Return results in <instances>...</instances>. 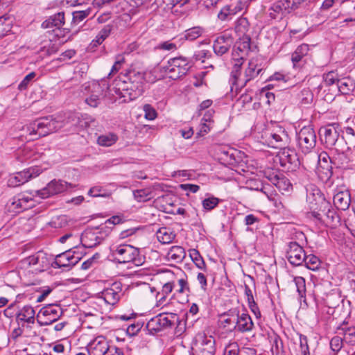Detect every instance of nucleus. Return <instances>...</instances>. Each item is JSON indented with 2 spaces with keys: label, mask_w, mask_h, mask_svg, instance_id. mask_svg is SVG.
Instances as JSON below:
<instances>
[{
  "label": "nucleus",
  "mask_w": 355,
  "mask_h": 355,
  "mask_svg": "<svg viewBox=\"0 0 355 355\" xmlns=\"http://www.w3.org/2000/svg\"><path fill=\"white\" fill-rule=\"evenodd\" d=\"M262 138L268 146L281 148L288 144L289 138L285 128L278 123H272L263 134Z\"/></svg>",
  "instance_id": "obj_5"
},
{
  "label": "nucleus",
  "mask_w": 355,
  "mask_h": 355,
  "mask_svg": "<svg viewBox=\"0 0 355 355\" xmlns=\"http://www.w3.org/2000/svg\"><path fill=\"white\" fill-rule=\"evenodd\" d=\"M323 79L326 87H334L335 85L338 93L343 95L350 94L355 88L352 79L349 77L340 78L338 73L334 71L324 73Z\"/></svg>",
  "instance_id": "obj_6"
},
{
  "label": "nucleus",
  "mask_w": 355,
  "mask_h": 355,
  "mask_svg": "<svg viewBox=\"0 0 355 355\" xmlns=\"http://www.w3.org/2000/svg\"><path fill=\"white\" fill-rule=\"evenodd\" d=\"M35 314L34 309L31 306L26 305L19 310L17 313V320L28 324H34Z\"/></svg>",
  "instance_id": "obj_32"
},
{
  "label": "nucleus",
  "mask_w": 355,
  "mask_h": 355,
  "mask_svg": "<svg viewBox=\"0 0 355 355\" xmlns=\"http://www.w3.org/2000/svg\"><path fill=\"white\" fill-rule=\"evenodd\" d=\"M41 173L38 167L29 168L22 171L10 175L8 180V185L16 187L28 182L30 179L38 176Z\"/></svg>",
  "instance_id": "obj_20"
},
{
  "label": "nucleus",
  "mask_w": 355,
  "mask_h": 355,
  "mask_svg": "<svg viewBox=\"0 0 355 355\" xmlns=\"http://www.w3.org/2000/svg\"><path fill=\"white\" fill-rule=\"evenodd\" d=\"M275 186L279 191H288L292 187L288 179L285 178L283 175H281V177L279 178V179L278 180Z\"/></svg>",
  "instance_id": "obj_50"
},
{
  "label": "nucleus",
  "mask_w": 355,
  "mask_h": 355,
  "mask_svg": "<svg viewBox=\"0 0 355 355\" xmlns=\"http://www.w3.org/2000/svg\"><path fill=\"white\" fill-rule=\"evenodd\" d=\"M297 355H310L306 336L300 335V344L295 349Z\"/></svg>",
  "instance_id": "obj_44"
},
{
  "label": "nucleus",
  "mask_w": 355,
  "mask_h": 355,
  "mask_svg": "<svg viewBox=\"0 0 355 355\" xmlns=\"http://www.w3.org/2000/svg\"><path fill=\"white\" fill-rule=\"evenodd\" d=\"M297 291L300 298L305 297L306 294V283L305 279L302 277H295L294 278Z\"/></svg>",
  "instance_id": "obj_46"
},
{
  "label": "nucleus",
  "mask_w": 355,
  "mask_h": 355,
  "mask_svg": "<svg viewBox=\"0 0 355 355\" xmlns=\"http://www.w3.org/2000/svg\"><path fill=\"white\" fill-rule=\"evenodd\" d=\"M338 125L329 124L320 129V139L327 148H332L336 144L339 137V132L337 130Z\"/></svg>",
  "instance_id": "obj_24"
},
{
  "label": "nucleus",
  "mask_w": 355,
  "mask_h": 355,
  "mask_svg": "<svg viewBox=\"0 0 355 355\" xmlns=\"http://www.w3.org/2000/svg\"><path fill=\"white\" fill-rule=\"evenodd\" d=\"M343 330H344V343L349 347L347 353L355 355V327L343 329Z\"/></svg>",
  "instance_id": "obj_35"
},
{
  "label": "nucleus",
  "mask_w": 355,
  "mask_h": 355,
  "mask_svg": "<svg viewBox=\"0 0 355 355\" xmlns=\"http://www.w3.org/2000/svg\"><path fill=\"white\" fill-rule=\"evenodd\" d=\"M133 196L135 200L139 202H147L153 198L152 191L149 189L135 190Z\"/></svg>",
  "instance_id": "obj_40"
},
{
  "label": "nucleus",
  "mask_w": 355,
  "mask_h": 355,
  "mask_svg": "<svg viewBox=\"0 0 355 355\" xmlns=\"http://www.w3.org/2000/svg\"><path fill=\"white\" fill-rule=\"evenodd\" d=\"M80 259L81 257L76 251L69 249L57 255L52 266L54 268H63L64 270H69L76 266Z\"/></svg>",
  "instance_id": "obj_15"
},
{
  "label": "nucleus",
  "mask_w": 355,
  "mask_h": 355,
  "mask_svg": "<svg viewBox=\"0 0 355 355\" xmlns=\"http://www.w3.org/2000/svg\"><path fill=\"white\" fill-rule=\"evenodd\" d=\"M250 25L247 18L240 17L235 21L234 31L238 37L250 36Z\"/></svg>",
  "instance_id": "obj_36"
},
{
  "label": "nucleus",
  "mask_w": 355,
  "mask_h": 355,
  "mask_svg": "<svg viewBox=\"0 0 355 355\" xmlns=\"http://www.w3.org/2000/svg\"><path fill=\"white\" fill-rule=\"evenodd\" d=\"M40 51L44 54L51 55L58 51V47L51 41H49L41 48Z\"/></svg>",
  "instance_id": "obj_59"
},
{
  "label": "nucleus",
  "mask_w": 355,
  "mask_h": 355,
  "mask_svg": "<svg viewBox=\"0 0 355 355\" xmlns=\"http://www.w3.org/2000/svg\"><path fill=\"white\" fill-rule=\"evenodd\" d=\"M111 347L103 336H98L92 340L87 346L89 355H105Z\"/></svg>",
  "instance_id": "obj_27"
},
{
  "label": "nucleus",
  "mask_w": 355,
  "mask_h": 355,
  "mask_svg": "<svg viewBox=\"0 0 355 355\" xmlns=\"http://www.w3.org/2000/svg\"><path fill=\"white\" fill-rule=\"evenodd\" d=\"M92 9L90 8L85 10H79L73 12V21L75 23H80L87 17L91 13Z\"/></svg>",
  "instance_id": "obj_49"
},
{
  "label": "nucleus",
  "mask_w": 355,
  "mask_h": 355,
  "mask_svg": "<svg viewBox=\"0 0 355 355\" xmlns=\"http://www.w3.org/2000/svg\"><path fill=\"white\" fill-rule=\"evenodd\" d=\"M63 126V121L60 117L49 116L35 120L27 126L26 129L30 135H37L39 137H45L56 132Z\"/></svg>",
  "instance_id": "obj_4"
},
{
  "label": "nucleus",
  "mask_w": 355,
  "mask_h": 355,
  "mask_svg": "<svg viewBox=\"0 0 355 355\" xmlns=\"http://www.w3.org/2000/svg\"><path fill=\"white\" fill-rule=\"evenodd\" d=\"M145 75L142 71L130 70L120 76L115 81L113 88L116 95L123 98V103H128L139 97L144 92Z\"/></svg>",
  "instance_id": "obj_1"
},
{
  "label": "nucleus",
  "mask_w": 355,
  "mask_h": 355,
  "mask_svg": "<svg viewBox=\"0 0 355 355\" xmlns=\"http://www.w3.org/2000/svg\"><path fill=\"white\" fill-rule=\"evenodd\" d=\"M110 250L111 256L119 263H132L136 266H140L145 262V257L140 253L139 249L131 245H115Z\"/></svg>",
  "instance_id": "obj_3"
},
{
  "label": "nucleus",
  "mask_w": 355,
  "mask_h": 355,
  "mask_svg": "<svg viewBox=\"0 0 355 355\" xmlns=\"http://www.w3.org/2000/svg\"><path fill=\"white\" fill-rule=\"evenodd\" d=\"M349 191L338 190L334 196V204L337 209L345 211L348 209L349 206H352V200Z\"/></svg>",
  "instance_id": "obj_28"
},
{
  "label": "nucleus",
  "mask_w": 355,
  "mask_h": 355,
  "mask_svg": "<svg viewBox=\"0 0 355 355\" xmlns=\"http://www.w3.org/2000/svg\"><path fill=\"white\" fill-rule=\"evenodd\" d=\"M241 349L237 343H229L225 348L224 355H238Z\"/></svg>",
  "instance_id": "obj_56"
},
{
  "label": "nucleus",
  "mask_w": 355,
  "mask_h": 355,
  "mask_svg": "<svg viewBox=\"0 0 355 355\" xmlns=\"http://www.w3.org/2000/svg\"><path fill=\"white\" fill-rule=\"evenodd\" d=\"M34 205L35 201L29 194L19 193L9 200L6 204V208L12 214H16L31 209Z\"/></svg>",
  "instance_id": "obj_11"
},
{
  "label": "nucleus",
  "mask_w": 355,
  "mask_h": 355,
  "mask_svg": "<svg viewBox=\"0 0 355 355\" xmlns=\"http://www.w3.org/2000/svg\"><path fill=\"white\" fill-rule=\"evenodd\" d=\"M62 314L61 309L58 306L49 304L40 309L37 318L44 317V320L37 319L41 326H47L57 321Z\"/></svg>",
  "instance_id": "obj_23"
},
{
  "label": "nucleus",
  "mask_w": 355,
  "mask_h": 355,
  "mask_svg": "<svg viewBox=\"0 0 355 355\" xmlns=\"http://www.w3.org/2000/svg\"><path fill=\"white\" fill-rule=\"evenodd\" d=\"M35 77V72H31L28 75H26L24 79L21 81V83L18 85V89L21 91L24 90L27 88L29 83L32 81V80Z\"/></svg>",
  "instance_id": "obj_60"
},
{
  "label": "nucleus",
  "mask_w": 355,
  "mask_h": 355,
  "mask_svg": "<svg viewBox=\"0 0 355 355\" xmlns=\"http://www.w3.org/2000/svg\"><path fill=\"white\" fill-rule=\"evenodd\" d=\"M157 240L162 244L171 243L175 237V234L167 227L160 228L156 233Z\"/></svg>",
  "instance_id": "obj_38"
},
{
  "label": "nucleus",
  "mask_w": 355,
  "mask_h": 355,
  "mask_svg": "<svg viewBox=\"0 0 355 355\" xmlns=\"http://www.w3.org/2000/svg\"><path fill=\"white\" fill-rule=\"evenodd\" d=\"M243 6L244 4L241 0L234 1L221 8L218 13V18L221 21H230L236 14L243 10Z\"/></svg>",
  "instance_id": "obj_26"
},
{
  "label": "nucleus",
  "mask_w": 355,
  "mask_h": 355,
  "mask_svg": "<svg viewBox=\"0 0 355 355\" xmlns=\"http://www.w3.org/2000/svg\"><path fill=\"white\" fill-rule=\"evenodd\" d=\"M297 145L302 152L306 154L314 148L316 144V135L311 126L303 127L297 134Z\"/></svg>",
  "instance_id": "obj_12"
},
{
  "label": "nucleus",
  "mask_w": 355,
  "mask_h": 355,
  "mask_svg": "<svg viewBox=\"0 0 355 355\" xmlns=\"http://www.w3.org/2000/svg\"><path fill=\"white\" fill-rule=\"evenodd\" d=\"M306 267L311 270H318L321 264L320 259L314 254H306V260L304 261Z\"/></svg>",
  "instance_id": "obj_43"
},
{
  "label": "nucleus",
  "mask_w": 355,
  "mask_h": 355,
  "mask_svg": "<svg viewBox=\"0 0 355 355\" xmlns=\"http://www.w3.org/2000/svg\"><path fill=\"white\" fill-rule=\"evenodd\" d=\"M11 30V21L9 17H0V37L6 35Z\"/></svg>",
  "instance_id": "obj_47"
},
{
  "label": "nucleus",
  "mask_w": 355,
  "mask_h": 355,
  "mask_svg": "<svg viewBox=\"0 0 355 355\" xmlns=\"http://www.w3.org/2000/svg\"><path fill=\"white\" fill-rule=\"evenodd\" d=\"M88 195L92 197H107L109 194L105 192V190L100 186H95L92 187L89 191Z\"/></svg>",
  "instance_id": "obj_55"
},
{
  "label": "nucleus",
  "mask_w": 355,
  "mask_h": 355,
  "mask_svg": "<svg viewBox=\"0 0 355 355\" xmlns=\"http://www.w3.org/2000/svg\"><path fill=\"white\" fill-rule=\"evenodd\" d=\"M189 256L196 267H198L199 269L201 270H206V264L205 262L202 258V257L200 255L198 250L196 249H191L189 250Z\"/></svg>",
  "instance_id": "obj_42"
},
{
  "label": "nucleus",
  "mask_w": 355,
  "mask_h": 355,
  "mask_svg": "<svg viewBox=\"0 0 355 355\" xmlns=\"http://www.w3.org/2000/svg\"><path fill=\"white\" fill-rule=\"evenodd\" d=\"M220 200L216 197L211 196L202 200V205L205 209L210 211L215 208L219 203Z\"/></svg>",
  "instance_id": "obj_48"
},
{
  "label": "nucleus",
  "mask_w": 355,
  "mask_h": 355,
  "mask_svg": "<svg viewBox=\"0 0 355 355\" xmlns=\"http://www.w3.org/2000/svg\"><path fill=\"white\" fill-rule=\"evenodd\" d=\"M179 321V318L175 313H159L151 318L146 324V328L150 334L171 327Z\"/></svg>",
  "instance_id": "obj_9"
},
{
  "label": "nucleus",
  "mask_w": 355,
  "mask_h": 355,
  "mask_svg": "<svg viewBox=\"0 0 355 355\" xmlns=\"http://www.w3.org/2000/svg\"><path fill=\"white\" fill-rule=\"evenodd\" d=\"M319 89L320 92H321L320 96H322L324 101L327 103L332 102L338 93L335 86L334 87H326L324 80L323 83L319 86Z\"/></svg>",
  "instance_id": "obj_37"
},
{
  "label": "nucleus",
  "mask_w": 355,
  "mask_h": 355,
  "mask_svg": "<svg viewBox=\"0 0 355 355\" xmlns=\"http://www.w3.org/2000/svg\"><path fill=\"white\" fill-rule=\"evenodd\" d=\"M143 110L144 112V117L147 120L152 121L156 119L157 116V112L150 104L144 105Z\"/></svg>",
  "instance_id": "obj_53"
},
{
  "label": "nucleus",
  "mask_w": 355,
  "mask_h": 355,
  "mask_svg": "<svg viewBox=\"0 0 355 355\" xmlns=\"http://www.w3.org/2000/svg\"><path fill=\"white\" fill-rule=\"evenodd\" d=\"M334 150L335 153L331 157V164L338 168H352L348 155L344 152H340L337 148H335Z\"/></svg>",
  "instance_id": "obj_30"
},
{
  "label": "nucleus",
  "mask_w": 355,
  "mask_h": 355,
  "mask_svg": "<svg viewBox=\"0 0 355 355\" xmlns=\"http://www.w3.org/2000/svg\"><path fill=\"white\" fill-rule=\"evenodd\" d=\"M191 351L193 355H214V338L204 333L198 334L192 342Z\"/></svg>",
  "instance_id": "obj_7"
},
{
  "label": "nucleus",
  "mask_w": 355,
  "mask_h": 355,
  "mask_svg": "<svg viewBox=\"0 0 355 355\" xmlns=\"http://www.w3.org/2000/svg\"><path fill=\"white\" fill-rule=\"evenodd\" d=\"M286 254L288 261L293 266H300L306 260L304 250L297 242H291L288 244Z\"/></svg>",
  "instance_id": "obj_25"
},
{
  "label": "nucleus",
  "mask_w": 355,
  "mask_h": 355,
  "mask_svg": "<svg viewBox=\"0 0 355 355\" xmlns=\"http://www.w3.org/2000/svg\"><path fill=\"white\" fill-rule=\"evenodd\" d=\"M186 257L184 249L179 245L172 246L167 252L166 257L168 260L174 263H181Z\"/></svg>",
  "instance_id": "obj_33"
},
{
  "label": "nucleus",
  "mask_w": 355,
  "mask_h": 355,
  "mask_svg": "<svg viewBox=\"0 0 355 355\" xmlns=\"http://www.w3.org/2000/svg\"><path fill=\"white\" fill-rule=\"evenodd\" d=\"M103 229V225L95 229H87L84 231L80 236L76 237V240L80 241L85 248H94L100 244L104 239V236L101 233Z\"/></svg>",
  "instance_id": "obj_16"
},
{
  "label": "nucleus",
  "mask_w": 355,
  "mask_h": 355,
  "mask_svg": "<svg viewBox=\"0 0 355 355\" xmlns=\"http://www.w3.org/2000/svg\"><path fill=\"white\" fill-rule=\"evenodd\" d=\"M159 1H162L167 6L173 7L176 4L181 3L182 5L186 3H190L193 4L199 3V0H157Z\"/></svg>",
  "instance_id": "obj_58"
},
{
  "label": "nucleus",
  "mask_w": 355,
  "mask_h": 355,
  "mask_svg": "<svg viewBox=\"0 0 355 355\" xmlns=\"http://www.w3.org/2000/svg\"><path fill=\"white\" fill-rule=\"evenodd\" d=\"M101 255L99 253H95L92 257L84 261L81 265V268L83 270H87L90 268L93 264L100 259Z\"/></svg>",
  "instance_id": "obj_61"
},
{
  "label": "nucleus",
  "mask_w": 355,
  "mask_h": 355,
  "mask_svg": "<svg viewBox=\"0 0 355 355\" xmlns=\"http://www.w3.org/2000/svg\"><path fill=\"white\" fill-rule=\"evenodd\" d=\"M190 68L187 58L178 57L171 58L164 67V71L168 78L173 80L179 79L187 74Z\"/></svg>",
  "instance_id": "obj_10"
},
{
  "label": "nucleus",
  "mask_w": 355,
  "mask_h": 355,
  "mask_svg": "<svg viewBox=\"0 0 355 355\" xmlns=\"http://www.w3.org/2000/svg\"><path fill=\"white\" fill-rule=\"evenodd\" d=\"M279 162L282 166L287 171H294L300 166V162L295 150L284 148L279 154Z\"/></svg>",
  "instance_id": "obj_22"
},
{
  "label": "nucleus",
  "mask_w": 355,
  "mask_h": 355,
  "mask_svg": "<svg viewBox=\"0 0 355 355\" xmlns=\"http://www.w3.org/2000/svg\"><path fill=\"white\" fill-rule=\"evenodd\" d=\"M64 24V14L63 12H58L45 20L42 26L44 28L53 27L60 28Z\"/></svg>",
  "instance_id": "obj_34"
},
{
  "label": "nucleus",
  "mask_w": 355,
  "mask_h": 355,
  "mask_svg": "<svg viewBox=\"0 0 355 355\" xmlns=\"http://www.w3.org/2000/svg\"><path fill=\"white\" fill-rule=\"evenodd\" d=\"M253 328L254 323L250 315L245 312L241 313L236 318L234 329L241 333H245L251 331Z\"/></svg>",
  "instance_id": "obj_29"
},
{
  "label": "nucleus",
  "mask_w": 355,
  "mask_h": 355,
  "mask_svg": "<svg viewBox=\"0 0 355 355\" xmlns=\"http://www.w3.org/2000/svg\"><path fill=\"white\" fill-rule=\"evenodd\" d=\"M174 281L176 283V286L175 288L176 293L182 294L190 291L188 283V277L186 274L183 273L180 277H177L176 279Z\"/></svg>",
  "instance_id": "obj_39"
},
{
  "label": "nucleus",
  "mask_w": 355,
  "mask_h": 355,
  "mask_svg": "<svg viewBox=\"0 0 355 355\" xmlns=\"http://www.w3.org/2000/svg\"><path fill=\"white\" fill-rule=\"evenodd\" d=\"M292 11L289 0H278L270 6L266 15L270 19L281 20Z\"/></svg>",
  "instance_id": "obj_17"
},
{
  "label": "nucleus",
  "mask_w": 355,
  "mask_h": 355,
  "mask_svg": "<svg viewBox=\"0 0 355 355\" xmlns=\"http://www.w3.org/2000/svg\"><path fill=\"white\" fill-rule=\"evenodd\" d=\"M167 295H164L162 292L159 291L156 294V306H164L169 304L170 300H167Z\"/></svg>",
  "instance_id": "obj_62"
},
{
  "label": "nucleus",
  "mask_w": 355,
  "mask_h": 355,
  "mask_svg": "<svg viewBox=\"0 0 355 355\" xmlns=\"http://www.w3.org/2000/svg\"><path fill=\"white\" fill-rule=\"evenodd\" d=\"M344 340L339 336H334L330 341L331 349L336 352H339L343 347Z\"/></svg>",
  "instance_id": "obj_57"
},
{
  "label": "nucleus",
  "mask_w": 355,
  "mask_h": 355,
  "mask_svg": "<svg viewBox=\"0 0 355 355\" xmlns=\"http://www.w3.org/2000/svg\"><path fill=\"white\" fill-rule=\"evenodd\" d=\"M256 49L257 46L252 43L250 36L239 37L232 52V60L234 66L236 67H241L245 58L248 55L250 52L254 51Z\"/></svg>",
  "instance_id": "obj_8"
},
{
  "label": "nucleus",
  "mask_w": 355,
  "mask_h": 355,
  "mask_svg": "<svg viewBox=\"0 0 355 355\" xmlns=\"http://www.w3.org/2000/svg\"><path fill=\"white\" fill-rule=\"evenodd\" d=\"M107 87L105 84L102 86L97 81H92L88 83L85 87V93L89 95L85 98V103L91 107H96L100 103L101 96H103L104 89Z\"/></svg>",
  "instance_id": "obj_18"
},
{
  "label": "nucleus",
  "mask_w": 355,
  "mask_h": 355,
  "mask_svg": "<svg viewBox=\"0 0 355 355\" xmlns=\"http://www.w3.org/2000/svg\"><path fill=\"white\" fill-rule=\"evenodd\" d=\"M204 30L200 26H195L187 29L184 33V39L193 41L198 38L203 33Z\"/></svg>",
  "instance_id": "obj_45"
},
{
  "label": "nucleus",
  "mask_w": 355,
  "mask_h": 355,
  "mask_svg": "<svg viewBox=\"0 0 355 355\" xmlns=\"http://www.w3.org/2000/svg\"><path fill=\"white\" fill-rule=\"evenodd\" d=\"M75 186L71 183L67 182L62 180H53L47 185L36 191V193L42 198H47L51 196L61 193L69 189L73 188Z\"/></svg>",
  "instance_id": "obj_14"
},
{
  "label": "nucleus",
  "mask_w": 355,
  "mask_h": 355,
  "mask_svg": "<svg viewBox=\"0 0 355 355\" xmlns=\"http://www.w3.org/2000/svg\"><path fill=\"white\" fill-rule=\"evenodd\" d=\"M283 343L278 337H275L272 340L271 352L273 355H279L283 352Z\"/></svg>",
  "instance_id": "obj_54"
},
{
  "label": "nucleus",
  "mask_w": 355,
  "mask_h": 355,
  "mask_svg": "<svg viewBox=\"0 0 355 355\" xmlns=\"http://www.w3.org/2000/svg\"><path fill=\"white\" fill-rule=\"evenodd\" d=\"M122 295L121 284L119 282L113 283L110 287L106 288L97 294L98 299H102L109 305H115Z\"/></svg>",
  "instance_id": "obj_21"
},
{
  "label": "nucleus",
  "mask_w": 355,
  "mask_h": 355,
  "mask_svg": "<svg viewBox=\"0 0 355 355\" xmlns=\"http://www.w3.org/2000/svg\"><path fill=\"white\" fill-rule=\"evenodd\" d=\"M175 286H176L175 282L171 281V282H166V284H164L160 291L162 292V293H164V295H168L170 293H171L173 290H174L175 288Z\"/></svg>",
  "instance_id": "obj_64"
},
{
  "label": "nucleus",
  "mask_w": 355,
  "mask_h": 355,
  "mask_svg": "<svg viewBox=\"0 0 355 355\" xmlns=\"http://www.w3.org/2000/svg\"><path fill=\"white\" fill-rule=\"evenodd\" d=\"M178 45L171 41H166L159 44V48L164 51H174L178 49Z\"/></svg>",
  "instance_id": "obj_63"
},
{
  "label": "nucleus",
  "mask_w": 355,
  "mask_h": 355,
  "mask_svg": "<svg viewBox=\"0 0 355 355\" xmlns=\"http://www.w3.org/2000/svg\"><path fill=\"white\" fill-rule=\"evenodd\" d=\"M331 157H330L329 155V154L326 152H322L318 155V161L320 163L321 167H322V164H321L322 162H324V164H327V170L328 171V173H329V174L327 173V175L329 177H331L332 175V172L331 171V166H330V168H329V166H328V161L329 160L331 162ZM323 168H324V166H323Z\"/></svg>",
  "instance_id": "obj_51"
},
{
  "label": "nucleus",
  "mask_w": 355,
  "mask_h": 355,
  "mask_svg": "<svg viewBox=\"0 0 355 355\" xmlns=\"http://www.w3.org/2000/svg\"><path fill=\"white\" fill-rule=\"evenodd\" d=\"M118 140V137L114 133L102 135L98 137L97 142L100 146L109 147L114 144Z\"/></svg>",
  "instance_id": "obj_41"
},
{
  "label": "nucleus",
  "mask_w": 355,
  "mask_h": 355,
  "mask_svg": "<svg viewBox=\"0 0 355 355\" xmlns=\"http://www.w3.org/2000/svg\"><path fill=\"white\" fill-rule=\"evenodd\" d=\"M49 265L46 254L39 251L35 254L26 257L21 261L20 266L22 268H32V271L42 272Z\"/></svg>",
  "instance_id": "obj_13"
},
{
  "label": "nucleus",
  "mask_w": 355,
  "mask_h": 355,
  "mask_svg": "<svg viewBox=\"0 0 355 355\" xmlns=\"http://www.w3.org/2000/svg\"><path fill=\"white\" fill-rule=\"evenodd\" d=\"M340 297L336 295L331 294L327 297L325 304L329 309H334L339 306Z\"/></svg>",
  "instance_id": "obj_52"
},
{
  "label": "nucleus",
  "mask_w": 355,
  "mask_h": 355,
  "mask_svg": "<svg viewBox=\"0 0 355 355\" xmlns=\"http://www.w3.org/2000/svg\"><path fill=\"white\" fill-rule=\"evenodd\" d=\"M309 51V46L306 44H302L297 47L291 55V61L294 68L301 66L303 58L308 55Z\"/></svg>",
  "instance_id": "obj_31"
},
{
  "label": "nucleus",
  "mask_w": 355,
  "mask_h": 355,
  "mask_svg": "<svg viewBox=\"0 0 355 355\" xmlns=\"http://www.w3.org/2000/svg\"><path fill=\"white\" fill-rule=\"evenodd\" d=\"M240 67H236L233 64V69L231 72V81L236 89L243 88L248 83L255 80L259 76H262L264 72L263 60L260 57L251 58L243 72Z\"/></svg>",
  "instance_id": "obj_2"
},
{
  "label": "nucleus",
  "mask_w": 355,
  "mask_h": 355,
  "mask_svg": "<svg viewBox=\"0 0 355 355\" xmlns=\"http://www.w3.org/2000/svg\"><path fill=\"white\" fill-rule=\"evenodd\" d=\"M234 42L232 30H226L220 33L213 44L214 53L218 55H223L230 49Z\"/></svg>",
  "instance_id": "obj_19"
}]
</instances>
